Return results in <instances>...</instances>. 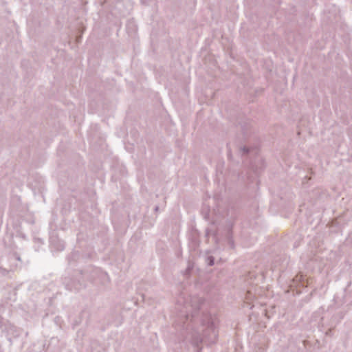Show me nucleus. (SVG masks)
<instances>
[{"mask_svg":"<svg viewBox=\"0 0 352 352\" xmlns=\"http://www.w3.org/2000/svg\"><path fill=\"white\" fill-rule=\"evenodd\" d=\"M250 294H251L250 292H248V294H247V297H246L247 299H249Z\"/></svg>","mask_w":352,"mask_h":352,"instance_id":"nucleus-3","label":"nucleus"},{"mask_svg":"<svg viewBox=\"0 0 352 352\" xmlns=\"http://www.w3.org/2000/svg\"><path fill=\"white\" fill-rule=\"evenodd\" d=\"M201 299L197 297H182L177 302L176 309L179 312V322L186 324V322H193L191 338L192 342L198 345L201 342L211 344L217 341L218 336V320L215 315L204 313L196 317L192 312L199 307Z\"/></svg>","mask_w":352,"mask_h":352,"instance_id":"nucleus-1","label":"nucleus"},{"mask_svg":"<svg viewBox=\"0 0 352 352\" xmlns=\"http://www.w3.org/2000/svg\"><path fill=\"white\" fill-rule=\"evenodd\" d=\"M243 151L244 152H248V149L246 148H243Z\"/></svg>","mask_w":352,"mask_h":352,"instance_id":"nucleus-4","label":"nucleus"},{"mask_svg":"<svg viewBox=\"0 0 352 352\" xmlns=\"http://www.w3.org/2000/svg\"><path fill=\"white\" fill-rule=\"evenodd\" d=\"M209 261H209V265H213V263H214V260H213V258H209Z\"/></svg>","mask_w":352,"mask_h":352,"instance_id":"nucleus-2","label":"nucleus"}]
</instances>
